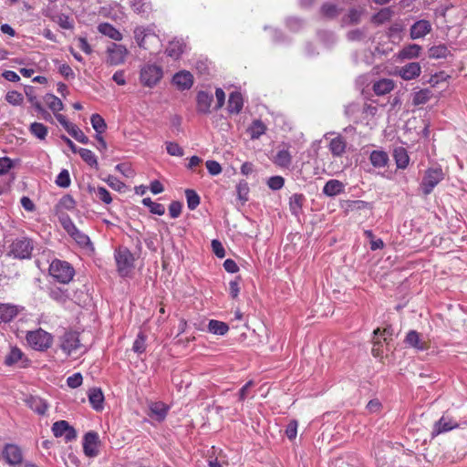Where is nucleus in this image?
<instances>
[{"instance_id":"obj_14","label":"nucleus","mask_w":467,"mask_h":467,"mask_svg":"<svg viewBox=\"0 0 467 467\" xmlns=\"http://www.w3.org/2000/svg\"><path fill=\"white\" fill-rule=\"evenodd\" d=\"M99 435L97 432L89 431L88 432L83 441V449L84 452L88 457H95L99 452Z\"/></svg>"},{"instance_id":"obj_7","label":"nucleus","mask_w":467,"mask_h":467,"mask_svg":"<svg viewBox=\"0 0 467 467\" xmlns=\"http://www.w3.org/2000/svg\"><path fill=\"white\" fill-rule=\"evenodd\" d=\"M60 348L67 356L78 355L83 348L78 335L75 332H66L61 337Z\"/></svg>"},{"instance_id":"obj_36","label":"nucleus","mask_w":467,"mask_h":467,"mask_svg":"<svg viewBox=\"0 0 467 467\" xmlns=\"http://www.w3.org/2000/svg\"><path fill=\"white\" fill-rule=\"evenodd\" d=\"M45 102L47 106L54 112V114H58L64 108V105L60 99L56 97L53 94H47L45 97Z\"/></svg>"},{"instance_id":"obj_48","label":"nucleus","mask_w":467,"mask_h":467,"mask_svg":"<svg viewBox=\"0 0 467 467\" xmlns=\"http://www.w3.org/2000/svg\"><path fill=\"white\" fill-rule=\"evenodd\" d=\"M75 140L83 144L88 143V138L83 133V131L75 124L70 127L67 131Z\"/></svg>"},{"instance_id":"obj_22","label":"nucleus","mask_w":467,"mask_h":467,"mask_svg":"<svg viewBox=\"0 0 467 467\" xmlns=\"http://www.w3.org/2000/svg\"><path fill=\"white\" fill-rule=\"evenodd\" d=\"M329 150L335 157L342 156L347 149V141L342 136H336L329 141Z\"/></svg>"},{"instance_id":"obj_50","label":"nucleus","mask_w":467,"mask_h":467,"mask_svg":"<svg viewBox=\"0 0 467 467\" xmlns=\"http://www.w3.org/2000/svg\"><path fill=\"white\" fill-rule=\"evenodd\" d=\"M236 192L237 196L242 202H245L248 200L249 187L246 182H240L236 185Z\"/></svg>"},{"instance_id":"obj_31","label":"nucleus","mask_w":467,"mask_h":467,"mask_svg":"<svg viewBox=\"0 0 467 467\" xmlns=\"http://www.w3.org/2000/svg\"><path fill=\"white\" fill-rule=\"evenodd\" d=\"M243 98L238 92H233L230 94L228 100V108L231 113H239L243 109Z\"/></svg>"},{"instance_id":"obj_62","label":"nucleus","mask_w":467,"mask_h":467,"mask_svg":"<svg viewBox=\"0 0 467 467\" xmlns=\"http://www.w3.org/2000/svg\"><path fill=\"white\" fill-rule=\"evenodd\" d=\"M182 203L180 202H171L169 206V213L171 218H177L182 213Z\"/></svg>"},{"instance_id":"obj_10","label":"nucleus","mask_w":467,"mask_h":467,"mask_svg":"<svg viewBox=\"0 0 467 467\" xmlns=\"http://www.w3.org/2000/svg\"><path fill=\"white\" fill-rule=\"evenodd\" d=\"M33 251V243L28 238H20L15 240L10 246V254L19 259H26L31 256Z\"/></svg>"},{"instance_id":"obj_46","label":"nucleus","mask_w":467,"mask_h":467,"mask_svg":"<svg viewBox=\"0 0 467 467\" xmlns=\"http://www.w3.org/2000/svg\"><path fill=\"white\" fill-rule=\"evenodd\" d=\"M131 8L138 14L148 13L150 9V4L145 2V0H130Z\"/></svg>"},{"instance_id":"obj_24","label":"nucleus","mask_w":467,"mask_h":467,"mask_svg":"<svg viewBox=\"0 0 467 467\" xmlns=\"http://www.w3.org/2000/svg\"><path fill=\"white\" fill-rule=\"evenodd\" d=\"M213 100V98L211 94L200 91L197 95V110L203 114L209 113Z\"/></svg>"},{"instance_id":"obj_42","label":"nucleus","mask_w":467,"mask_h":467,"mask_svg":"<svg viewBox=\"0 0 467 467\" xmlns=\"http://www.w3.org/2000/svg\"><path fill=\"white\" fill-rule=\"evenodd\" d=\"M31 133L39 140H44L47 135V128L39 122H34L29 128Z\"/></svg>"},{"instance_id":"obj_49","label":"nucleus","mask_w":467,"mask_h":467,"mask_svg":"<svg viewBox=\"0 0 467 467\" xmlns=\"http://www.w3.org/2000/svg\"><path fill=\"white\" fill-rule=\"evenodd\" d=\"M17 161H13L8 157L0 158V176L5 175L8 171L13 169Z\"/></svg>"},{"instance_id":"obj_19","label":"nucleus","mask_w":467,"mask_h":467,"mask_svg":"<svg viewBox=\"0 0 467 467\" xmlns=\"http://www.w3.org/2000/svg\"><path fill=\"white\" fill-rule=\"evenodd\" d=\"M459 424L450 417L442 416L434 425L432 435L436 436L442 432L458 428Z\"/></svg>"},{"instance_id":"obj_63","label":"nucleus","mask_w":467,"mask_h":467,"mask_svg":"<svg viewBox=\"0 0 467 467\" xmlns=\"http://www.w3.org/2000/svg\"><path fill=\"white\" fill-rule=\"evenodd\" d=\"M297 433V421L292 420L286 427L285 434L289 440H294L296 437Z\"/></svg>"},{"instance_id":"obj_11","label":"nucleus","mask_w":467,"mask_h":467,"mask_svg":"<svg viewBox=\"0 0 467 467\" xmlns=\"http://www.w3.org/2000/svg\"><path fill=\"white\" fill-rule=\"evenodd\" d=\"M2 458L9 465H16L22 462L23 453L19 446L9 443L5 445L2 451Z\"/></svg>"},{"instance_id":"obj_58","label":"nucleus","mask_w":467,"mask_h":467,"mask_svg":"<svg viewBox=\"0 0 467 467\" xmlns=\"http://www.w3.org/2000/svg\"><path fill=\"white\" fill-rule=\"evenodd\" d=\"M205 165L209 173L213 176L218 175L222 172V167L216 161H207Z\"/></svg>"},{"instance_id":"obj_54","label":"nucleus","mask_w":467,"mask_h":467,"mask_svg":"<svg viewBox=\"0 0 467 467\" xmlns=\"http://www.w3.org/2000/svg\"><path fill=\"white\" fill-rule=\"evenodd\" d=\"M70 182L69 172L67 170L61 171L56 179L57 185L62 188H67L70 185Z\"/></svg>"},{"instance_id":"obj_3","label":"nucleus","mask_w":467,"mask_h":467,"mask_svg":"<svg viewBox=\"0 0 467 467\" xmlns=\"http://www.w3.org/2000/svg\"><path fill=\"white\" fill-rule=\"evenodd\" d=\"M49 274L61 284H68L75 275L74 268L69 263L59 259H55L49 265Z\"/></svg>"},{"instance_id":"obj_29","label":"nucleus","mask_w":467,"mask_h":467,"mask_svg":"<svg viewBox=\"0 0 467 467\" xmlns=\"http://www.w3.org/2000/svg\"><path fill=\"white\" fill-rule=\"evenodd\" d=\"M421 51V47L417 44H410L403 47L399 52V57L400 59H413L419 57Z\"/></svg>"},{"instance_id":"obj_37","label":"nucleus","mask_w":467,"mask_h":467,"mask_svg":"<svg viewBox=\"0 0 467 467\" xmlns=\"http://www.w3.org/2000/svg\"><path fill=\"white\" fill-rule=\"evenodd\" d=\"M432 97V92L429 88L420 89L413 94L412 103L420 106L427 103Z\"/></svg>"},{"instance_id":"obj_41","label":"nucleus","mask_w":467,"mask_h":467,"mask_svg":"<svg viewBox=\"0 0 467 467\" xmlns=\"http://www.w3.org/2000/svg\"><path fill=\"white\" fill-rule=\"evenodd\" d=\"M142 203L150 209L151 213L162 215L165 213L164 205L151 201L150 198H144Z\"/></svg>"},{"instance_id":"obj_2","label":"nucleus","mask_w":467,"mask_h":467,"mask_svg":"<svg viewBox=\"0 0 467 467\" xmlns=\"http://www.w3.org/2000/svg\"><path fill=\"white\" fill-rule=\"evenodd\" d=\"M53 336L42 328L27 331L26 340L36 351H46L53 345Z\"/></svg>"},{"instance_id":"obj_8","label":"nucleus","mask_w":467,"mask_h":467,"mask_svg":"<svg viewBox=\"0 0 467 467\" xmlns=\"http://www.w3.org/2000/svg\"><path fill=\"white\" fill-rule=\"evenodd\" d=\"M106 53V63L109 66H119L126 61L129 51L123 45L111 43L108 46Z\"/></svg>"},{"instance_id":"obj_13","label":"nucleus","mask_w":467,"mask_h":467,"mask_svg":"<svg viewBox=\"0 0 467 467\" xmlns=\"http://www.w3.org/2000/svg\"><path fill=\"white\" fill-rule=\"evenodd\" d=\"M52 431L56 437H65L67 441L76 438V431L66 420L56 421L52 426Z\"/></svg>"},{"instance_id":"obj_16","label":"nucleus","mask_w":467,"mask_h":467,"mask_svg":"<svg viewBox=\"0 0 467 467\" xmlns=\"http://www.w3.org/2000/svg\"><path fill=\"white\" fill-rule=\"evenodd\" d=\"M421 73V67L418 62H410L398 69V75L404 80H412Z\"/></svg>"},{"instance_id":"obj_55","label":"nucleus","mask_w":467,"mask_h":467,"mask_svg":"<svg viewBox=\"0 0 467 467\" xmlns=\"http://www.w3.org/2000/svg\"><path fill=\"white\" fill-rule=\"evenodd\" d=\"M361 15L362 10L351 9L344 22L348 25L357 24L359 22Z\"/></svg>"},{"instance_id":"obj_44","label":"nucleus","mask_w":467,"mask_h":467,"mask_svg":"<svg viewBox=\"0 0 467 467\" xmlns=\"http://www.w3.org/2000/svg\"><path fill=\"white\" fill-rule=\"evenodd\" d=\"M78 153L89 166L96 167L98 165L97 157L90 150L80 148Z\"/></svg>"},{"instance_id":"obj_32","label":"nucleus","mask_w":467,"mask_h":467,"mask_svg":"<svg viewBox=\"0 0 467 467\" xmlns=\"http://www.w3.org/2000/svg\"><path fill=\"white\" fill-rule=\"evenodd\" d=\"M394 159L399 169H405L410 162V157L404 148H398L394 150Z\"/></svg>"},{"instance_id":"obj_60","label":"nucleus","mask_w":467,"mask_h":467,"mask_svg":"<svg viewBox=\"0 0 467 467\" xmlns=\"http://www.w3.org/2000/svg\"><path fill=\"white\" fill-rule=\"evenodd\" d=\"M82 375L80 373H75L72 376L68 377L67 379V383L68 387L75 389L79 387L82 384Z\"/></svg>"},{"instance_id":"obj_21","label":"nucleus","mask_w":467,"mask_h":467,"mask_svg":"<svg viewBox=\"0 0 467 467\" xmlns=\"http://www.w3.org/2000/svg\"><path fill=\"white\" fill-rule=\"evenodd\" d=\"M395 83L390 78H381L373 84L372 89L377 96H383L393 90Z\"/></svg>"},{"instance_id":"obj_52","label":"nucleus","mask_w":467,"mask_h":467,"mask_svg":"<svg viewBox=\"0 0 467 467\" xmlns=\"http://www.w3.org/2000/svg\"><path fill=\"white\" fill-rule=\"evenodd\" d=\"M5 99L9 104L18 106L23 102V95L18 91L12 90L6 93Z\"/></svg>"},{"instance_id":"obj_64","label":"nucleus","mask_w":467,"mask_h":467,"mask_svg":"<svg viewBox=\"0 0 467 467\" xmlns=\"http://www.w3.org/2000/svg\"><path fill=\"white\" fill-rule=\"evenodd\" d=\"M391 16V11L389 8L382 9L380 12H379L375 16L374 20L377 23H383L384 21L388 20Z\"/></svg>"},{"instance_id":"obj_57","label":"nucleus","mask_w":467,"mask_h":467,"mask_svg":"<svg viewBox=\"0 0 467 467\" xmlns=\"http://www.w3.org/2000/svg\"><path fill=\"white\" fill-rule=\"evenodd\" d=\"M105 182L115 191H121L124 188V183L120 182L118 178L112 175H109Z\"/></svg>"},{"instance_id":"obj_45","label":"nucleus","mask_w":467,"mask_h":467,"mask_svg":"<svg viewBox=\"0 0 467 467\" xmlns=\"http://www.w3.org/2000/svg\"><path fill=\"white\" fill-rule=\"evenodd\" d=\"M92 128L98 134H101L105 131L107 125L104 119L99 114H93L90 118Z\"/></svg>"},{"instance_id":"obj_17","label":"nucleus","mask_w":467,"mask_h":467,"mask_svg":"<svg viewBox=\"0 0 467 467\" xmlns=\"http://www.w3.org/2000/svg\"><path fill=\"white\" fill-rule=\"evenodd\" d=\"M172 83L180 90L190 89L193 85V76L190 71L182 70L173 76Z\"/></svg>"},{"instance_id":"obj_39","label":"nucleus","mask_w":467,"mask_h":467,"mask_svg":"<svg viewBox=\"0 0 467 467\" xmlns=\"http://www.w3.org/2000/svg\"><path fill=\"white\" fill-rule=\"evenodd\" d=\"M89 192L93 193L99 201L106 204H109L112 202L109 192L104 187H93L90 188Z\"/></svg>"},{"instance_id":"obj_12","label":"nucleus","mask_w":467,"mask_h":467,"mask_svg":"<svg viewBox=\"0 0 467 467\" xmlns=\"http://www.w3.org/2000/svg\"><path fill=\"white\" fill-rule=\"evenodd\" d=\"M5 363L8 366L16 365L20 368H26L29 365V360L20 348L14 347L6 355Z\"/></svg>"},{"instance_id":"obj_27","label":"nucleus","mask_w":467,"mask_h":467,"mask_svg":"<svg viewBox=\"0 0 467 467\" xmlns=\"http://www.w3.org/2000/svg\"><path fill=\"white\" fill-rule=\"evenodd\" d=\"M88 400L92 408L96 410L103 409L104 395L100 389H92L88 392Z\"/></svg>"},{"instance_id":"obj_15","label":"nucleus","mask_w":467,"mask_h":467,"mask_svg":"<svg viewBox=\"0 0 467 467\" xmlns=\"http://www.w3.org/2000/svg\"><path fill=\"white\" fill-rule=\"evenodd\" d=\"M431 28L430 21L425 19L419 20L410 26V36L413 40L422 38L431 33Z\"/></svg>"},{"instance_id":"obj_9","label":"nucleus","mask_w":467,"mask_h":467,"mask_svg":"<svg viewBox=\"0 0 467 467\" xmlns=\"http://www.w3.org/2000/svg\"><path fill=\"white\" fill-rule=\"evenodd\" d=\"M61 223L65 231L76 241L78 244L82 247H87L90 244L89 237L79 231L68 216L62 218Z\"/></svg>"},{"instance_id":"obj_38","label":"nucleus","mask_w":467,"mask_h":467,"mask_svg":"<svg viewBox=\"0 0 467 467\" xmlns=\"http://www.w3.org/2000/svg\"><path fill=\"white\" fill-rule=\"evenodd\" d=\"M305 197L303 194L295 193L289 199V208L291 213L297 216L301 212Z\"/></svg>"},{"instance_id":"obj_33","label":"nucleus","mask_w":467,"mask_h":467,"mask_svg":"<svg viewBox=\"0 0 467 467\" xmlns=\"http://www.w3.org/2000/svg\"><path fill=\"white\" fill-rule=\"evenodd\" d=\"M208 331L219 336H223L229 331V327L226 323L212 319L208 324Z\"/></svg>"},{"instance_id":"obj_18","label":"nucleus","mask_w":467,"mask_h":467,"mask_svg":"<svg viewBox=\"0 0 467 467\" xmlns=\"http://www.w3.org/2000/svg\"><path fill=\"white\" fill-rule=\"evenodd\" d=\"M23 308L13 304H0V323L12 321Z\"/></svg>"},{"instance_id":"obj_20","label":"nucleus","mask_w":467,"mask_h":467,"mask_svg":"<svg viewBox=\"0 0 467 467\" xmlns=\"http://www.w3.org/2000/svg\"><path fill=\"white\" fill-rule=\"evenodd\" d=\"M405 342L408 346L414 348L417 350L422 351L429 348L428 342L423 340L420 335L415 330H410L407 334Z\"/></svg>"},{"instance_id":"obj_40","label":"nucleus","mask_w":467,"mask_h":467,"mask_svg":"<svg viewBox=\"0 0 467 467\" xmlns=\"http://www.w3.org/2000/svg\"><path fill=\"white\" fill-rule=\"evenodd\" d=\"M265 130L266 127L261 120H254L248 129L251 139L253 140L258 139Z\"/></svg>"},{"instance_id":"obj_28","label":"nucleus","mask_w":467,"mask_h":467,"mask_svg":"<svg viewBox=\"0 0 467 467\" xmlns=\"http://www.w3.org/2000/svg\"><path fill=\"white\" fill-rule=\"evenodd\" d=\"M98 30L102 35L113 40L120 41L122 39L121 33L109 23L99 24L98 26Z\"/></svg>"},{"instance_id":"obj_1","label":"nucleus","mask_w":467,"mask_h":467,"mask_svg":"<svg viewBox=\"0 0 467 467\" xmlns=\"http://www.w3.org/2000/svg\"><path fill=\"white\" fill-rule=\"evenodd\" d=\"M137 45L150 52H155L161 47L159 36L150 27L137 26L133 31Z\"/></svg>"},{"instance_id":"obj_25","label":"nucleus","mask_w":467,"mask_h":467,"mask_svg":"<svg viewBox=\"0 0 467 467\" xmlns=\"http://www.w3.org/2000/svg\"><path fill=\"white\" fill-rule=\"evenodd\" d=\"M185 44L182 39H173L171 41L166 48V53L173 59H178L183 53Z\"/></svg>"},{"instance_id":"obj_51","label":"nucleus","mask_w":467,"mask_h":467,"mask_svg":"<svg viewBox=\"0 0 467 467\" xmlns=\"http://www.w3.org/2000/svg\"><path fill=\"white\" fill-rule=\"evenodd\" d=\"M166 150L171 156L182 157L184 154L183 149L176 142H166Z\"/></svg>"},{"instance_id":"obj_23","label":"nucleus","mask_w":467,"mask_h":467,"mask_svg":"<svg viewBox=\"0 0 467 467\" xmlns=\"http://www.w3.org/2000/svg\"><path fill=\"white\" fill-rule=\"evenodd\" d=\"M26 405L35 412L44 415L47 410V403L36 396H29L25 400Z\"/></svg>"},{"instance_id":"obj_4","label":"nucleus","mask_w":467,"mask_h":467,"mask_svg":"<svg viewBox=\"0 0 467 467\" xmlns=\"http://www.w3.org/2000/svg\"><path fill=\"white\" fill-rule=\"evenodd\" d=\"M163 71L161 67L155 64H145L140 70V82L147 88L155 87L162 78Z\"/></svg>"},{"instance_id":"obj_43","label":"nucleus","mask_w":467,"mask_h":467,"mask_svg":"<svg viewBox=\"0 0 467 467\" xmlns=\"http://www.w3.org/2000/svg\"><path fill=\"white\" fill-rule=\"evenodd\" d=\"M449 50L446 46L439 45L429 49V57L431 58H444L448 56Z\"/></svg>"},{"instance_id":"obj_34","label":"nucleus","mask_w":467,"mask_h":467,"mask_svg":"<svg viewBox=\"0 0 467 467\" xmlns=\"http://www.w3.org/2000/svg\"><path fill=\"white\" fill-rule=\"evenodd\" d=\"M150 416L157 420H162L167 414V408L161 402H155L150 406Z\"/></svg>"},{"instance_id":"obj_53","label":"nucleus","mask_w":467,"mask_h":467,"mask_svg":"<svg viewBox=\"0 0 467 467\" xmlns=\"http://www.w3.org/2000/svg\"><path fill=\"white\" fill-rule=\"evenodd\" d=\"M132 349L134 352L141 354L146 349V337L140 333L133 343Z\"/></svg>"},{"instance_id":"obj_6","label":"nucleus","mask_w":467,"mask_h":467,"mask_svg":"<svg viewBox=\"0 0 467 467\" xmlns=\"http://www.w3.org/2000/svg\"><path fill=\"white\" fill-rule=\"evenodd\" d=\"M115 259L118 271L122 276L128 275L134 267V256L127 248H119L115 253Z\"/></svg>"},{"instance_id":"obj_35","label":"nucleus","mask_w":467,"mask_h":467,"mask_svg":"<svg viewBox=\"0 0 467 467\" xmlns=\"http://www.w3.org/2000/svg\"><path fill=\"white\" fill-rule=\"evenodd\" d=\"M275 164L282 168H288L292 162V156L287 150H281L274 160Z\"/></svg>"},{"instance_id":"obj_5","label":"nucleus","mask_w":467,"mask_h":467,"mask_svg":"<svg viewBox=\"0 0 467 467\" xmlns=\"http://www.w3.org/2000/svg\"><path fill=\"white\" fill-rule=\"evenodd\" d=\"M444 178V173L441 167L435 166L429 168L422 178L420 190L424 195H429L433 189Z\"/></svg>"},{"instance_id":"obj_26","label":"nucleus","mask_w":467,"mask_h":467,"mask_svg":"<svg viewBox=\"0 0 467 467\" xmlns=\"http://www.w3.org/2000/svg\"><path fill=\"white\" fill-rule=\"evenodd\" d=\"M369 161L375 168H383L389 162V156L383 150H373L369 155Z\"/></svg>"},{"instance_id":"obj_61","label":"nucleus","mask_w":467,"mask_h":467,"mask_svg":"<svg viewBox=\"0 0 467 467\" xmlns=\"http://www.w3.org/2000/svg\"><path fill=\"white\" fill-rule=\"evenodd\" d=\"M212 248H213V252L215 254V255L217 257L223 258L225 256L224 248L220 241L213 240L212 241Z\"/></svg>"},{"instance_id":"obj_59","label":"nucleus","mask_w":467,"mask_h":467,"mask_svg":"<svg viewBox=\"0 0 467 467\" xmlns=\"http://www.w3.org/2000/svg\"><path fill=\"white\" fill-rule=\"evenodd\" d=\"M59 205L66 210H73L76 206V202L70 195H65L60 199Z\"/></svg>"},{"instance_id":"obj_56","label":"nucleus","mask_w":467,"mask_h":467,"mask_svg":"<svg viewBox=\"0 0 467 467\" xmlns=\"http://www.w3.org/2000/svg\"><path fill=\"white\" fill-rule=\"evenodd\" d=\"M285 180L281 176H273L269 178L267 182V185L272 190H279L284 186Z\"/></svg>"},{"instance_id":"obj_30","label":"nucleus","mask_w":467,"mask_h":467,"mask_svg":"<svg viewBox=\"0 0 467 467\" xmlns=\"http://www.w3.org/2000/svg\"><path fill=\"white\" fill-rule=\"evenodd\" d=\"M343 191L344 184L337 180H329L323 188V192L327 196H336Z\"/></svg>"},{"instance_id":"obj_47","label":"nucleus","mask_w":467,"mask_h":467,"mask_svg":"<svg viewBox=\"0 0 467 467\" xmlns=\"http://www.w3.org/2000/svg\"><path fill=\"white\" fill-rule=\"evenodd\" d=\"M185 195L187 199V205L190 210H194L200 204V197L193 190H186Z\"/></svg>"}]
</instances>
